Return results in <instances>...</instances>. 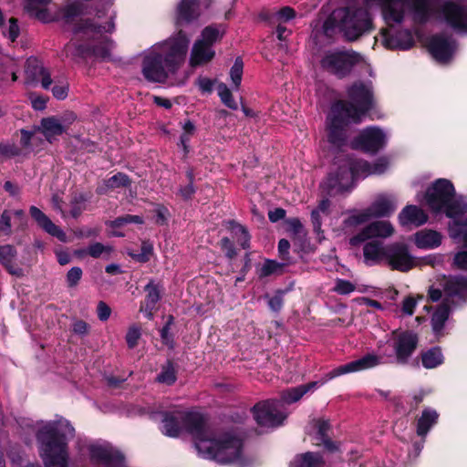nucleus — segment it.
<instances>
[{
	"mask_svg": "<svg viewBox=\"0 0 467 467\" xmlns=\"http://www.w3.org/2000/svg\"><path fill=\"white\" fill-rule=\"evenodd\" d=\"M202 0H181L176 9L175 25L178 31L158 44L143 57L141 73L150 83L165 84L171 76H175L185 62L190 39L182 29L198 20Z\"/></svg>",
	"mask_w": 467,
	"mask_h": 467,
	"instance_id": "nucleus-1",
	"label": "nucleus"
},
{
	"mask_svg": "<svg viewBox=\"0 0 467 467\" xmlns=\"http://www.w3.org/2000/svg\"><path fill=\"white\" fill-rule=\"evenodd\" d=\"M369 4L361 0H348L345 6L334 9L326 18L322 31L327 38L341 34L347 42H355L374 30Z\"/></svg>",
	"mask_w": 467,
	"mask_h": 467,
	"instance_id": "nucleus-2",
	"label": "nucleus"
},
{
	"mask_svg": "<svg viewBox=\"0 0 467 467\" xmlns=\"http://www.w3.org/2000/svg\"><path fill=\"white\" fill-rule=\"evenodd\" d=\"M75 429L65 420L47 422L36 433L38 452L45 467H68V441Z\"/></svg>",
	"mask_w": 467,
	"mask_h": 467,
	"instance_id": "nucleus-3",
	"label": "nucleus"
},
{
	"mask_svg": "<svg viewBox=\"0 0 467 467\" xmlns=\"http://www.w3.org/2000/svg\"><path fill=\"white\" fill-rule=\"evenodd\" d=\"M244 437L234 431L221 433L217 438L208 439L203 444H197L199 452L221 464L232 463L242 458Z\"/></svg>",
	"mask_w": 467,
	"mask_h": 467,
	"instance_id": "nucleus-4",
	"label": "nucleus"
},
{
	"mask_svg": "<svg viewBox=\"0 0 467 467\" xmlns=\"http://www.w3.org/2000/svg\"><path fill=\"white\" fill-rule=\"evenodd\" d=\"M347 93L350 101L337 100L334 104L350 114L353 123L358 124L375 106L373 90L370 86L358 80L348 87Z\"/></svg>",
	"mask_w": 467,
	"mask_h": 467,
	"instance_id": "nucleus-5",
	"label": "nucleus"
},
{
	"mask_svg": "<svg viewBox=\"0 0 467 467\" xmlns=\"http://www.w3.org/2000/svg\"><path fill=\"white\" fill-rule=\"evenodd\" d=\"M361 61L360 54L353 49L337 48L326 51L319 64L324 71L338 79H343L348 77Z\"/></svg>",
	"mask_w": 467,
	"mask_h": 467,
	"instance_id": "nucleus-6",
	"label": "nucleus"
},
{
	"mask_svg": "<svg viewBox=\"0 0 467 467\" xmlns=\"http://www.w3.org/2000/svg\"><path fill=\"white\" fill-rule=\"evenodd\" d=\"M353 122L351 115L342 111L332 104L327 122V142L336 149L346 146L348 141V127Z\"/></svg>",
	"mask_w": 467,
	"mask_h": 467,
	"instance_id": "nucleus-7",
	"label": "nucleus"
},
{
	"mask_svg": "<svg viewBox=\"0 0 467 467\" xmlns=\"http://www.w3.org/2000/svg\"><path fill=\"white\" fill-rule=\"evenodd\" d=\"M456 191L453 183L448 179H437L425 192V199L430 209L434 213H441L444 205L452 197H455Z\"/></svg>",
	"mask_w": 467,
	"mask_h": 467,
	"instance_id": "nucleus-8",
	"label": "nucleus"
},
{
	"mask_svg": "<svg viewBox=\"0 0 467 467\" xmlns=\"http://www.w3.org/2000/svg\"><path fill=\"white\" fill-rule=\"evenodd\" d=\"M393 351L399 365H407L419 346V335L410 329L392 331Z\"/></svg>",
	"mask_w": 467,
	"mask_h": 467,
	"instance_id": "nucleus-9",
	"label": "nucleus"
},
{
	"mask_svg": "<svg viewBox=\"0 0 467 467\" xmlns=\"http://www.w3.org/2000/svg\"><path fill=\"white\" fill-rule=\"evenodd\" d=\"M387 144L384 131L376 126H370L359 132L351 141V148L367 153L376 154Z\"/></svg>",
	"mask_w": 467,
	"mask_h": 467,
	"instance_id": "nucleus-10",
	"label": "nucleus"
},
{
	"mask_svg": "<svg viewBox=\"0 0 467 467\" xmlns=\"http://www.w3.org/2000/svg\"><path fill=\"white\" fill-rule=\"evenodd\" d=\"M385 261L391 270L403 273L409 272L418 265L416 258L410 254L408 245L404 243L386 245Z\"/></svg>",
	"mask_w": 467,
	"mask_h": 467,
	"instance_id": "nucleus-11",
	"label": "nucleus"
},
{
	"mask_svg": "<svg viewBox=\"0 0 467 467\" xmlns=\"http://www.w3.org/2000/svg\"><path fill=\"white\" fill-rule=\"evenodd\" d=\"M438 14L454 31L467 34V8L464 5L446 0L439 6Z\"/></svg>",
	"mask_w": 467,
	"mask_h": 467,
	"instance_id": "nucleus-12",
	"label": "nucleus"
},
{
	"mask_svg": "<svg viewBox=\"0 0 467 467\" xmlns=\"http://www.w3.org/2000/svg\"><path fill=\"white\" fill-rule=\"evenodd\" d=\"M255 422L261 427L276 428L283 424L285 415L281 412L272 400H263L251 408Z\"/></svg>",
	"mask_w": 467,
	"mask_h": 467,
	"instance_id": "nucleus-13",
	"label": "nucleus"
},
{
	"mask_svg": "<svg viewBox=\"0 0 467 467\" xmlns=\"http://www.w3.org/2000/svg\"><path fill=\"white\" fill-rule=\"evenodd\" d=\"M182 431L192 436L196 448L197 444L208 441L209 432L202 414L195 411H182Z\"/></svg>",
	"mask_w": 467,
	"mask_h": 467,
	"instance_id": "nucleus-14",
	"label": "nucleus"
},
{
	"mask_svg": "<svg viewBox=\"0 0 467 467\" xmlns=\"http://www.w3.org/2000/svg\"><path fill=\"white\" fill-rule=\"evenodd\" d=\"M457 43L451 37L443 35H433L428 44L431 56L441 63L449 62L456 50Z\"/></svg>",
	"mask_w": 467,
	"mask_h": 467,
	"instance_id": "nucleus-15",
	"label": "nucleus"
},
{
	"mask_svg": "<svg viewBox=\"0 0 467 467\" xmlns=\"http://www.w3.org/2000/svg\"><path fill=\"white\" fill-rule=\"evenodd\" d=\"M380 358L374 354H367L364 357L339 366L326 374V379H333L338 376L361 371L374 368L381 363Z\"/></svg>",
	"mask_w": 467,
	"mask_h": 467,
	"instance_id": "nucleus-16",
	"label": "nucleus"
},
{
	"mask_svg": "<svg viewBox=\"0 0 467 467\" xmlns=\"http://www.w3.org/2000/svg\"><path fill=\"white\" fill-rule=\"evenodd\" d=\"M394 232L391 223L384 221H377L365 226L359 233L349 239L352 246L359 245L365 241L373 237H388Z\"/></svg>",
	"mask_w": 467,
	"mask_h": 467,
	"instance_id": "nucleus-17",
	"label": "nucleus"
},
{
	"mask_svg": "<svg viewBox=\"0 0 467 467\" xmlns=\"http://www.w3.org/2000/svg\"><path fill=\"white\" fill-rule=\"evenodd\" d=\"M382 44L389 50H408L414 46V39L410 30L391 32L390 28H382Z\"/></svg>",
	"mask_w": 467,
	"mask_h": 467,
	"instance_id": "nucleus-18",
	"label": "nucleus"
},
{
	"mask_svg": "<svg viewBox=\"0 0 467 467\" xmlns=\"http://www.w3.org/2000/svg\"><path fill=\"white\" fill-rule=\"evenodd\" d=\"M29 213L42 230L51 236L57 238L59 241L66 242L67 235L65 232L59 226L56 225L39 208L34 205L30 206Z\"/></svg>",
	"mask_w": 467,
	"mask_h": 467,
	"instance_id": "nucleus-19",
	"label": "nucleus"
},
{
	"mask_svg": "<svg viewBox=\"0 0 467 467\" xmlns=\"http://www.w3.org/2000/svg\"><path fill=\"white\" fill-rule=\"evenodd\" d=\"M448 218L452 219L457 226H467V202L462 197H452L442 211Z\"/></svg>",
	"mask_w": 467,
	"mask_h": 467,
	"instance_id": "nucleus-20",
	"label": "nucleus"
},
{
	"mask_svg": "<svg viewBox=\"0 0 467 467\" xmlns=\"http://www.w3.org/2000/svg\"><path fill=\"white\" fill-rule=\"evenodd\" d=\"M89 458L92 463L103 464L107 467L119 464L123 459L119 452H113L111 450L101 445H91L88 448Z\"/></svg>",
	"mask_w": 467,
	"mask_h": 467,
	"instance_id": "nucleus-21",
	"label": "nucleus"
},
{
	"mask_svg": "<svg viewBox=\"0 0 467 467\" xmlns=\"http://www.w3.org/2000/svg\"><path fill=\"white\" fill-rule=\"evenodd\" d=\"M444 282L442 288L449 298L457 297L459 299H465L467 296V276L465 275H449L443 276Z\"/></svg>",
	"mask_w": 467,
	"mask_h": 467,
	"instance_id": "nucleus-22",
	"label": "nucleus"
},
{
	"mask_svg": "<svg viewBox=\"0 0 467 467\" xmlns=\"http://www.w3.org/2000/svg\"><path fill=\"white\" fill-rule=\"evenodd\" d=\"M131 183L132 180L128 174L119 171L113 176L99 182L96 188V193L98 195H107L116 189L130 188Z\"/></svg>",
	"mask_w": 467,
	"mask_h": 467,
	"instance_id": "nucleus-23",
	"label": "nucleus"
},
{
	"mask_svg": "<svg viewBox=\"0 0 467 467\" xmlns=\"http://www.w3.org/2000/svg\"><path fill=\"white\" fill-rule=\"evenodd\" d=\"M410 9L413 21L419 25L427 24L433 15L431 0H404Z\"/></svg>",
	"mask_w": 467,
	"mask_h": 467,
	"instance_id": "nucleus-24",
	"label": "nucleus"
},
{
	"mask_svg": "<svg viewBox=\"0 0 467 467\" xmlns=\"http://www.w3.org/2000/svg\"><path fill=\"white\" fill-rule=\"evenodd\" d=\"M17 251L14 245L5 244L0 246V264L5 271L16 277L24 276V269L15 264Z\"/></svg>",
	"mask_w": 467,
	"mask_h": 467,
	"instance_id": "nucleus-25",
	"label": "nucleus"
},
{
	"mask_svg": "<svg viewBox=\"0 0 467 467\" xmlns=\"http://www.w3.org/2000/svg\"><path fill=\"white\" fill-rule=\"evenodd\" d=\"M161 432L165 436L177 438L182 431V411H162Z\"/></svg>",
	"mask_w": 467,
	"mask_h": 467,
	"instance_id": "nucleus-26",
	"label": "nucleus"
},
{
	"mask_svg": "<svg viewBox=\"0 0 467 467\" xmlns=\"http://www.w3.org/2000/svg\"><path fill=\"white\" fill-rule=\"evenodd\" d=\"M451 312V302L444 298L433 312L431 319L432 331L436 337L442 336V331Z\"/></svg>",
	"mask_w": 467,
	"mask_h": 467,
	"instance_id": "nucleus-27",
	"label": "nucleus"
},
{
	"mask_svg": "<svg viewBox=\"0 0 467 467\" xmlns=\"http://www.w3.org/2000/svg\"><path fill=\"white\" fill-rule=\"evenodd\" d=\"M363 256L367 265H379L386 259V245L376 240L368 242L363 246Z\"/></svg>",
	"mask_w": 467,
	"mask_h": 467,
	"instance_id": "nucleus-28",
	"label": "nucleus"
},
{
	"mask_svg": "<svg viewBox=\"0 0 467 467\" xmlns=\"http://www.w3.org/2000/svg\"><path fill=\"white\" fill-rule=\"evenodd\" d=\"M428 221V215L416 205H407L399 214V222L401 225L414 224L420 226Z\"/></svg>",
	"mask_w": 467,
	"mask_h": 467,
	"instance_id": "nucleus-29",
	"label": "nucleus"
},
{
	"mask_svg": "<svg viewBox=\"0 0 467 467\" xmlns=\"http://www.w3.org/2000/svg\"><path fill=\"white\" fill-rule=\"evenodd\" d=\"M439 413L432 408H425L416 421L417 435L425 438L431 429L437 424Z\"/></svg>",
	"mask_w": 467,
	"mask_h": 467,
	"instance_id": "nucleus-30",
	"label": "nucleus"
},
{
	"mask_svg": "<svg viewBox=\"0 0 467 467\" xmlns=\"http://www.w3.org/2000/svg\"><path fill=\"white\" fill-rule=\"evenodd\" d=\"M214 57L215 51L213 47L195 41L191 53L190 64L192 67L202 66L212 61Z\"/></svg>",
	"mask_w": 467,
	"mask_h": 467,
	"instance_id": "nucleus-31",
	"label": "nucleus"
},
{
	"mask_svg": "<svg viewBox=\"0 0 467 467\" xmlns=\"http://www.w3.org/2000/svg\"><path fill=\"white\" fill-rule=\"evenodd\" d=\"M415 245L420 249H434L441 244V234L434 230H421L415 234Z\"/></svg>",
	"mask_w": 467,
	"mask_h": 467,
	"instance_id": "nucleus-32",
	"label": "nucleus"
},
{
	"mask_svg": "<svg viewBox=\"0 0 467 467\" xmlns=\"http://www.w3.org/2000/svg\"><path fill=\"white\" fill-rule=\"evenodd\" d=\"M40 124V130L48 141H51L52 138L60 136L66 132L65 126H63L55 116L43 118Z\"/></svg>",
	"mask_w": 467,
	"mask_h": 467,
	"instance_id": "nucleus-33",
	"label": "nucleus"
},
{
	"mask_svg": "<svg viewBox=\"0 0 467 467\" xmlns=\"http://www.w3.org/2000/svg\"><path fill=\"white\" fill-rule=\"evenodd\" d=\"M325 460L320 452L306 451L298 454L290 467H324Z\"/></svg>",
	"mask_w": 467,
	"mask_h": 467,
	"instance_id": "nucleus-34",
	"label": "nucleus"
},
{
	"mask_svg": "<svg viewBox=\"0 0 467 467\" xmlns=\"http://www.w3.org/2000/svg\"><path fill=\"white\" fill-rule=\"evenodd\" d=\"M225 33L223 25L212 24L205 26L201 32V39L197 41L206 46L213 47L216 42L221 41Z\"/></svg>",
	"mask_w": 467,
	"mask_h": 467,
	"instance_id": "nucleus-35",
	"label": "nucleus"
},
{
	"mask_svg": "<svg viewBox=\"0 0 467 467\" xmlns=\"http://www.w3.org/2000/svg\"><path fill=\"white\" fill-rule=\"evenodd\" d=\"M337 159V161H336L335 163L337 164V170L335 174L344 182L345 186L348 187L349 191L353 187L355 177L352 169H350L351 165L348 155Z\"/></svg>",
	"mask_w": 467,
	"mask_h": 467,
	"instance_id": "nucleus-36",
	"label": "nucleus"
},
{
	"mask_svg": "<svg viewBox=\"0 0 467 467\" xmlns=\"http://www.w3.org/2000/svg\"><path fill=\"white\" fill-rule=\"evenodd\" d=\"M373 218L389 217L396 210L395 203L387 198L376 200L369 207Z\"/></svg>",
	"mask_w": 467,
	"mask_h": 467,
	"instance_id": "nucleus-37",
	"label": "nucleus"
},
{
	"mask_svg": "<svg viewBox=\"0 0 467 467\" xmlns=\"http://www.w3.org/2000/svg\"><path fill=\"white\" fill-rule=\"evenodd\" d=\"M317 382L312 381L306 384L299 385L295 388L288 389L282 394V399L288 404L298 401L305 394L317 388Z\"/></svg>",
	"mask_w": 467,
	"mask_h": 467,
	"instance_id": "nucleus-38",
	"label": "nucleus"
},
{
	"mask_svg": "<svg viewBox=\"0 0 467 467\" xmlns=\"http://www.w3.org/2000/svg\"><path fill=\"white\" fill-rule=\"evenodd\" d=\"M156 380L167 386L173 385L177 380V365L172 359L161 365V372L157 375Z\"/></svg>",
	"mask_w": 467,
	"mask_h": 467,
	"instance_id": "nucleus-39",
	"label": "nucleus"
},
{
	"mask_svg": "<svg viewBox=\"0 0 467 467\" xmlns=\"http://www.w3.org/2000/svg\"><path fill=\"white\" fill-rule=\"evenodd\" d=\"M420 358L425 368H434L443 363V355L440 347H433L421 352Z\"/></svg>",
	"mask_w": 467,
	"mask_h": 467,
	"instance_id": "nucleus-40",
	"label": "nucleus"
},
{
	"mask_svg": "<svg viewBox=\"0 0 467 467\" xmlns=\"http://www.w3.org/2000/svg\"><path fill=\"white\" fill-rule=\"evenodd\" d=\"M64 52L67 57H70L72 59H87L91 57V46L68 42L65 45Z\"/></svg>",
	"mask_w": 467,
	"mask_h": 467,
	"instance_id": "nucleus-41",
	"label": "nucleus"
},
{
	"mask_svg": "<svg viewBox=\"0 0 467 467\" xmlns=\"http://www.w3.org/2000/svg\"><path fill=\"white\" fill-rule=\"evenodd\" d=\"M229 229L236 238L238 244L244 250L250 248L251 235L247 228L235 221L229 222Z\"/></svg>",
	"mask_w": 467,
	"mask_h": 467,
	"instance_id": "nucleus-42",
	"label": "nucleus"
},
{
	"mask_svg": "<svg viewBox=\"0 0 467 467\" xmlns=\"http://www.w3.org/2000/svg\"><path fill=\"white\" fill-rule=\"evenodd\" d=\"M323 187L326 193L329 196L342 194L348 191V187L345 186L344 182L335 173L328 174Z\"/></svg>",
	"mask_w": 467,
	"mask_h": 467,
	"instance_id": "nucleus-43",
	"label": "nucleus"
},
{
	"mask_svg": "<svg viewBox=\"0 0 467 467\" xmlns=\"http://www.w3.org/2000/svg\"><path fill=\"white\" fill-rule=\"evenodd\" d=\"M144 290L147 293L144 300L145 310L151 312L161 299V292L158 285L153 284V281H150L145 285Z\"/></svg>",
	"mask_w": 467,
	"mask_h": 467,
	"instance_id": "nucleus-44",
	"label": "nucleus"
},
{
	"mask_svg": "<svg viewBox=\"0 0 467 467\" xmlns=\"http://www.w3.org/2000/svg\"><path fill=\"white\" fill-rule=\"evenodd\" d=\"M348 158L350 162V169H352L355 180L370 175L371 163L369 161L363 159L354 158L351 155H348Z\"/></svg>",
	"mask_w": 467,
	"mask_h": 467,
	"instance_id": "nucleus-45",
	"label": "nucleus"
},
{
	"mask_svg": "<svg viewBox=\"0 0 467 467\" xmlns=\"http://www.w3.org/2000/svg\"><path fill=\"white\" fill-rule=\"evenodd\" d=\"M317 446L323 447V453L331 454L337 460L342 461L343 451L341 449V442L333 441L330 437L318 441Z\"/></svg>",
	"mask_w": 467,
	"mask_h": 467,
	"instance_id": "nucleus-46",
	"label": "nucleus"
},
{
	"mask_svg": "<svg viewBox=\"0 0 467 467\" xmlns=\"http://www.w3.org/2000/svg\"><path fill=\"white\" fill-rule=\"evenodd\" d=\"M173 323L174 317L172 315H169L164 326L160 330L161 343L171 350H173L176 346L174 335L170 333L171 327L173 325Z\"/></svg>",
	"mask_w": 467,
	"mask_h": 467,
	"instance_id": "nucleus-47",
	"label": "nucleus"
},
{
	"mask_svg": "<svg viewBox=\"0 0 467 467\" xmlns=\"http://www.w3.org/2000/svg\"><path fill=\"white\" fill-rule=\"evenodd\" d=\"M84 4L76 1L67 4L64 8L62 9V16L64 21L67 24H71L74 19L81 15H83L84 12Z\"/></svg>",
	"mask_w": 467,
	"mask_h": 467,
	"instance_id": "nucleus-48",
	"label": "nucleus"
},
{
	"mask_svg": "<svg viewBox=\"0 0 467 467\" xmlns=\"http://www.w3.org/2000/svg\"><path fill=\"white\" fill-rule=\"evenodd\" d=\"M105 27L94 22L91 18L80 19L75 24L73 27V33L78 35L79 33L92 32L99 34L104 30Z\"/></svg>",
	"mask_w": 467,
	"mask_h": 467,
	"instance_id": "nucleus-49",
	"label": "nucleus"
},
{
	"mask_svg": "<svg viewBox=\"0 0 467 467\" xmlns=\"http://www.w3.org/2000/svg\"><path fill=\"white\" fill-rule=\"evenodd\" d=\"M285 265V264L278 263L275 260L265 259L262 267L257 272L258 277L262 279L274 274H281Z\"/></svg>",
	"mask_w": 467,
	"mask_h": 467,
	"instance_id": "nucleus-50",
	"label": "nucleus"
},
{
	"mask_svg": "<svg viewBox=\"0 0 467 467\" xmlns=\"http://www.w3.org/2000/svg\"><path fill=\"white\" fill-rule=\"evenodd\" d=\"M218 96L223 104L227 108L236 110L238 109L237 102L234 100L231 89L225 83H219L217 86Z\"/></svg>",
	"mask_w": 467,
	"mask_h": 467,
	"instance_id": "nucleus-51",
	"label": "nucleus"
},
{
	"mask_svg": "<svg viewBox=\"0 0 467 467\" xmlns=\"http://www.w3.org/2000/svg\"><path fill=\"white\" fill-rule=\"evenodd\" d=\"M244 62L241 57H237L230 69V77L234 84V88L238 90L243 78Z\"/></svg>",
	"mask_w": 467,
	"mask_h": 467,
	"instance_id": "nucleus-52",
	"label": "nucleus"
},
{
	"mask_svg": "<svg viewBox=\"0 0 467 467\" xmlns=\"http://www.w3.org/2000/svg\"><path fill=\"white\" fill-rule=\"evenodd\" d=\"M286 290L277 289L275 292L273 296H269V295H265V297L267 298V305L271 311L278 313L284 306V296Z\"/></svg>",
	"mask_w": 467,
	"mask_h": 467,
	"instance_id": "nucleus-53",
	"label": "nucleus"
},
{
	"mask_svg": "<svg viewBox=\"0 0 467 467\" xmlns=\"http://www.w3.org/2000/svg\"><path fill=\"white\" fill-rule=\"evenodd\" d=\"M26 12L29 16L36 18L41 22H47L49 19V13L47 8L41 5H33V4H26L25 5Z\"/></svg>",
	"mask_w": 467,
	"mask_h": 467,
	"instance_id": "nucleus-54",
	"label": "nucleus"
},
{
	"mask_svg": "<svg viewBox=\"0 0 467 467\" xmlns=\"http://www.w3.org/2000/svg\"><path fill=\"white\" fill-rule=\"evenodd\" d=\"M144 223V220L140 215H133V214H125L122 216H119L115 218L113 221L110 222V226L112 228H120L126 224L130 223H136V224H142Z\"/></svg>",
	"mask_w": 467,
	"mask_h": 467,
	"instance_id": "nucleus-55",
	"label": "nucleus"
},
{
	"mask_svg": "<svg viewBox=\"0 0 467 467\" xmlns=\"http://www.w3.org/2000/svg\"><path fill=\"white\" fill-rule=\"evenodd\" d=\"M371 218H373L371 212L369 208H367L357 214L348 216L344 223L347 226H358L368 222Z\"/></svg>",
	"mask_w": 467,
	"mask_h": 467,
	"instance_id": "nucleus-56",
	"label": "nucleus"
},
{
	"mask_svg": "<svg viewBox=\"0 0 467 467\" xmlns=\"http://www.w3.org/2000/svg\"><path fill=\"white\" fill-rule=\"evenodd\" d=\"M23 450L19 444L9 445L6 451V456L10 460L11 463L16 466H20L23 462Z\"/></svg>",
	"mask_w": 467,
	"mask_h": 467,
	"instance_id": "nucleus-57",
	"label": "nucleus"
},
{
	"mask_svg": "<svg viewBox=\"0 0 467 467\" xmlns=\"http://www.w3.org/2000/svg\"><path fill=\"white\" fill-rule=\"evenodd\" d=\"M219 246L228 260H233L237 255L234 243L229 237H223L219 242Z\"/></svg>",
	"mask_w": 467,
	"mask_h": 467,
	"instance_id": "nucleus-58",
	"label": "nucleus"
},
{
	"mask_svg": "<svg viewBox=\"0 0 467 467\" xmlns=\"http://www.w3.org/2000/svg\"><path fill=\"white\" fill-rule=\"evenodd\" d=\"M111 251V246L104 245L101 243L96 242L88 246L87 254L93 258H99L104 253L109 255Z\"/></svg>",
	"mask_w": 467,
	"mask_h": 467,
	"instance_id": "nucleus-59",
	"label": "nucleus"
},
{
	"mask_svg": "<svg viewBox=\"0 0 467 467\" xmlns=\"http://www.w3.org/2000/svg\"><path fill=\"white\" fill-rule=\"evenodd\" d=\"M21 154V149L15 143L0 142V155L4 159H11L13 157L19 156Z\"/></svg>",
	"mask_w": 467,
	"mask_h": 467,
	"instance_id": "nucleus-60",
	"label": "nucleus"
},
{
	"mask_svg": "<svg viewBox=\"0 0 467 467\" xmlns=\"http://www.w3.org/2000/svg\"><path fill=\"white\" fill-rule=\"evenodd\" d=\"M153 252V245L150 242H142L140 253L131 254V257L139 263H147L150 261V256Z\"/></svg>",
	"mask_w": 467,
	"mask_h": 467,
	"instance_id": "nucleus-61",
	"label": "nucleus"
},
{
	"mask_svg": "<svg viewBox=\"0 0 467 467\" xmlns=\"http://www.w3.org/2000/svg\"><path fill=\"white\" fill-rule=\"evenodd\" d=\"M140 337V328L136 326L130 327L125 337L128 348L130 349L135 348L138 346Z\"/></svg>",
	"mask_w": 467,
	"mask_h": 467,
	"instance_id": "nucleus-62",
	"label": "nucleus"
},
{
	"mask_svg": "<svg viewBox=\"0 0 467 467\" xmlns=\"http://www.w3.org/2000/svg\"><path fill=\"white\" fill-rule=\"evenodd\" d=\"M83 271L78 266H74L68 270L66 275V281L68 287H75L79 283Z\"/></svg>",
	"mask_w": 467,
	"mask_h": 467,
	"instance_id": "nucleus-63",
	"label": "nucleus"
},
{
	"mask_svg": "<svg viewBox=\"0 0 467 467\" xmlns=\"http://www.w3.org/2000/svg\"><path fill=\"white\" fill-rule=\"evenodd\" d=\"M356 285L348 280L337 278L334 291L338 295H348L355 291Z\"/></svg>",
	"mask_w": 467,
	"mask_h": 467,
	"instance_id": "nucleus-64",
	"label": "nucleus"
}]
</instances>
